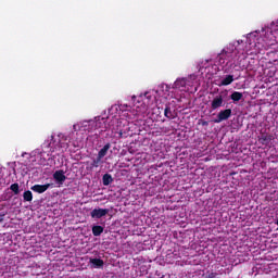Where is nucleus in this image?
Returning <instances> with one entry per match:
<instances>
[{
    "instance_id": "f03ea898",
    "label": "nucleus",
    "mask_w": 278,
    "mask_h": 278,
    "mask_svg": "<svg viewBox=\"0 0 278 278\" xmlns=\"http://www.w3.org/2000/svg\"><path fill=\"white\" fill-rule=\"evenodd\" d=\"M225 105V98L223 94H217L213 98L211 101V110H218L219 108H223Z\"/></svg>"
},
{
    "instance_id": "c85d7f7f",
    "label": "nucleus",
    "mask_w": 278,
    "mask_h": 278,
    "mask_svg": "<svg viewBox=\"0 0 278 278\" xmlns=\"http://www.w3.org/2000/svg\"><path fill=\"white\" fill-rule=\"evenodd\" d=\"M132 101H136V96L132 97Z\"/></svg>"
},
{
    "instance_id": "6e6552de",
    "label": "nucleus",
    "mask_w": 278,
    "mask_h": 278,
    "mask_svg": "<svg viewBox=\"0 0 278 278\" xmlns=\"http://www.w3.org/2000/svg\"><path fill=\"white\" fill-rule=\"evenodd\" d=\"M258 142H260V144H263L264 147H268V144H270V142H273V135L262 132L258 136Z\"/></svg>"
},
{
    "instance_id": "6ab92c4d",
    "label": "nucleus",
    "mask_w": 278,
    "mask_h": 278,
    "mask_svg": "<svg viewBox=\"0 0 278 278\" xmlns=\"http://www.w3.org/2000/svg\"><path fill=\"white\" fill-rule=\"evenodd\" d=\"M200 125H202V127H207V125H210V122L205 121V119H200Z\"/></svg>"
},
{
    "instance_id": "a211bd4d",
    "label": "nucleus",
    "mask_w": 278,
    "mask_h": 278,
    "mask_svg": "<svg viewBox=\"0 0 278 278\" xmlns=\"http://www.w3.org/2000/svg\"><path fill=\"white\" fill-rule=\"evenodd\" d=\"M10 190H12V192H14V194H18V192H20L18 182L12 184L10 186Z\"/></svg>"
},
{
    "instance_id": "1a4fd4ad",
    "label": "nucleus",
    "mask_w": 278,
    "mask_h": 278,
    "mask_svg": "<svg viewBox=\"0 0 278 278\" xmlns=\"http://www.w3.org/2000/svg\"><path fill=\"white\" fill-rule=\"evenodd\" d=\"M112 148L111 143L104 144V147L98 152V156L101 157L102 160L108 155V152Z\"/></svg>"
},
{
    "instance_id": "4be33fe9",
    "label": "nucleus",
    "mask_w": 278,
    "mask_h": 278,
    "mask_svg": "<svg viewBox=\"0 0 278 278\" xmlns=\"http://www.w3.org/2000/svg\"><path fill=\"white\" fill-rule=\"evenodd\" d=\"M277 42V37L276 36H273L269 40V43L270 46L275 45Z\"/></svg>"
},
{
    "instance_id": "20e7f679",
    "label": "nucleus",
    "mask_w": 278,
    "mask_h": 278,
    "mask_svg": "<svg viewBox=\"0 0 278 278\" xmlns=\"http://www.w3.org/2000/svg\"><path fill=\"white\" fill-rule=\"evenodd\" d=\"M228 118H231V109L220 111L217 114V118L214 119V123H223V121H228Z\"/></svg>"
},
{
    "instance_id": "cd10ccee",
    "label": "nucleus",
    "mask_w": 278,
    "mask_h": 278,
    "mask_svg": "<svg viewBox=\"0 0 278 278\" xmlns=\"http://www.w3.org/2000/svg\"><path fill=\"white\" fill-rule=\"evenodd\" d=\"M242 42V40H238L237 43L240 45Z\"/></svg>"
},
{
    "instance_id": "ddd939ff",
    "label": "nucleus",
    "mask_w": 278,
    "mask_h": 278,
    "mask_svg": "<svg viewBox=\"0 0 278 278\" xmlns=\"http://www.w3.org/2000/svg\"><path fill=\"white\" fill-rule=\"evenodd\" d=\"M243 94L242 92H239V91H233L231 94H230V99L231 101H233L235 103H238V101H241Z\"/></svg>"
},
{
    "instance_id": "7ed1b4c3",
    "label": "nucleus",
    "mask_w": 278,
    "mask_h": 278,
    "mask_svg": "<svg viewBox=\"0 0 278 278\" xmlns=\"http://www.w3.org/2000/svg\"><path fill=\"white\" fill-rule=\"evenodd\" d=\"M108 214H110V208H93L90 212V216L91 218H103V216H108Z\"/></svg>"
},
{
    "instance_id": "9d476101",
    "label": "nucleus",
    "mask_w": 278,
    "mask_h": 278,
    "mask_svg": "<svg viewBox=\"0 0 278 278\" xmlns=\"http://www.w3.org/2000/svg\"><path fill=\"white\" fill-rule=\"evenodd\" d=\"M91 231L96 238H99V236L105 231V228H103V226L96 225L92 226Z\"/></svg>"
},
{
    "instance_id": "f8f14e48",
    "label": "nucleus",
    "mask_w": 278,
    "mask_h": 278,
    "mask_svg": "<svg viewBox=\"0 0 278 278\" xmlns=\"http://www.w3.org/2000/svg\"><path fill=\"white\" fill-rule=\"evenodd\" d=\"M164 116L166 118H169V121L175 118V113H173V111L170 110V105H168V104H166V106L164 109Z\"/></svg>"
},
{
    "instance_id": "bb28decb",
    "label": "nucleus",
    "mask_w": 278,
    "mask_h": 278,
    "mask_svg": "<svg viewBox=\"0 0 278 278\" xmlns=\"http://www.w3.org/2000/svg\"><path fill=\"white\" fill-rule=\"evenodd\" d=\"M267 36H273V30L269 34H267Z\"/></svg>"
},
{
    "instance_id": "4468645a",
    "label": "nucleus",
    "mask_w": 278,
    "mask_h": 278,
    "mask_svg": "<svg viewBox=\"0 0 278 278\" xmlns=\"http://www.w3.org/2000/svg\"><path fill=\"white\" fill-rule=\"evenodd\" d=\"M112 181H114V178H112V175H110V174L103 175V177H102L103 186H110V184H112Z\"/></svg>"
},
{
    "instance_id": "dca6fc26",
    "label": "nucleus",
    "mask_w": 278,
    "mask_h": 278,
    "mask_svg": "<svg viewBox=\"0 0 278 278\" xmlns=\"http://www.w3.org/2000/svg\"><path fill=\"white\" fill-rule=\"evenodd\" d=\"M23 199L24 201L31 202L34 201V194L31 193V191L27 190L23 193Z\"/></svg>"
},
{
    "instance_id": "f3484780",
    "label": "nucleus",
    "mask_w": 278,
    "mask_h": 278,
    "mask_svg": "<svg viewBox=\"0 0 278 278\" xmlns=\"http://www.w3.org/2000/svg\"><path fill=\"white\" fill-rule=\"evenodd\" d=\"M101 157H99V156H97L93 161H92V163H91V166H92V168H99V165L101 164Z\"/></svg>"
},
{
    "instance_id": "412c9836",
    "label": "nucleus",
    "mask_w": 278,
    "mask_h": 278,
    "mask_svg": "<svg viewBox=\"0 0 278 278\" xmlns=\"http://www.w3.org/2000/svg\"><path fill=\"white\" fill-rule=\"evenodd\" d=\"M205 278H218V274L213 271L208 274Z\"/></svg>"
},
{
    "instance_id": "393cba45",
    "label": "nucleus",
    "mask_w": 278,
    "mask_h": 278,
    "mask_svg": "<svg viewBox=\"0 0 278 278\" xmlns=\"http://www.w3.org/2000/svg\"><path fill=\"white\" fill-rule=\"evenodd\" d=\"M141 112H147V104H141Z\"/></svg>"
},
{
    "instance_id": "5701e85b",
    "label": "nucleus",
    "mask_w": 278,
    "mask_h": 278,
    "mask_svg": "<svg viewBox=\"0 0 278 278\" xmlns=\"http://www.w3.org/2000/svg\"><path fill=\"white\" fill-rule=\"evenodd\" d=\"M144 99H151V96L149 94V92H146L143 96H140V99L143 100Z\"/></svg>"
},
{
    "instance_id": "0eeeda50",
    "label": "nucleus",
    "mask_w": 278,
    "mask_h": 278,
    "mask_svg": "<svg viewBox=\"0 0 278 278\" xmlns=\"http://www.w3.org/2000/svg\"><path fill=\"white\" fill-rule=\"evenodd\" d=\"M53 185L52 184H46V185H34L30 187V190L33 192H37V194H42L48 191L49 188H51Z\"/></svg>"
},
{
    "instance_id": "423d86ee",
    "label": "nucleus",
    "mask_w": 278,
    "mask_h": 278,
    "mask_svg": "<svg viewBox=\"0 0 278 278\" xmlns=\"http://www.w3.org/2000/svg\"><path fill=\"white\" fill-rule=\"evenodd\" d=\"M53 179L59 184V186H63L64 181H66V175L64 173V169H59L53 173Z\"/></svg>"
},
{
    "instance_id": "9b49d317",
    "label": "nucleus",
    "mask_w": 278,
    "mask_h": 278,
    "mask_svg": "<svg viewBox=\"0 0 278 278\" xmlns=\"http://www.w3.org/2000/svg\"><path fill=\"white\" fill-rule=\"evenodd\" d=\"M233 84V75H226L220 81V86H231Z\"/></svg>"
},
{
    "instance_id": "2eb2a0df",
    "label": "nucleus",
    "mask_w": 278,
    "mask_h": 278,
    "mask_svg": "<svg viewBox=\"0 0 278 278\" xmlns=\"http://www.w3.org/2000/svg\"><path fill=\"white\" fill-rule=\"evenodd\" d=\"M90 264H92L94 268H102L104 262L101 258H90Z\"/></svg>"
},
{
    "instance_id": "a878e982",
    "label": "nucleus",
    "mask_w": 278,
    "mask_h": 278,
    "mask_svg": "<svg viewBox=\"0 0 278 278\" xmlns=\"http://www.w3.org/2000/svg\"><path fill=\"white\" fill-rule=\"evenodd\" d=\"M10 204L8 203H3V204H0V210H3L4 207H8Z\"/></svg>"
},
{
    "instance_id": "39448f33",
    "label": "nucleus",
    "mask_w": 278,
    "mask_h": 278,
    "mask_svg": "<svg viewBox=\"0 0 278 278\" xmlns=\"http://www.w3.org/2000/svg\"><path fill=\"white\" fill-rule=\"evenodd\" d=\"M186 86H190L188 78H177L176 81L174 83L173 88L181 90V92H185Z\"/></svg>"
},
{
    "instance_id": "aec40b11",
    "label": "nucleus",
    "mask_w": 278,
    "mask_h": 278,
    "mask_svg": "<svg viewBox=\"0 0 278 278\" xmlns=\"http://www.w3.org/2000/svg\"><path fill=\"white\" fill-rule=\"evenodd\" d=\"M7 215H8V212L0 213V223H3Z\"/></svg>"
},
{
    "instance_id": "f257e3e1",
    "label": "nucleus",
    "mask_w": 278,
    "mask_h": 278,
    "mask_svg": "<svg viewBox=\"0 0 278 278\" xmlns=\"http://www.w3.org/2000/svg\"><path fill=\"white\" fill-rule=\"evenodd\" d=\"M238 58V49L236 45L229 43L217 55V64L225 68V66H233Z\"/></svg>"
},
{
    "instance_id": "b1692460",
    "label": "nucleus",
    "mask_w": 278,
    "mask_h": 278,
    "mask_svg": "<svg viewBox=\"0 0 278 278\" xmlns=\"http://www.w3.org/2000/svg\"><path fill=\"white\" fill-rule=\"evenodd\" d=\"M118 136L119 138H127V132H123V130H119Z\"/></svg>"
}]
</instances>
